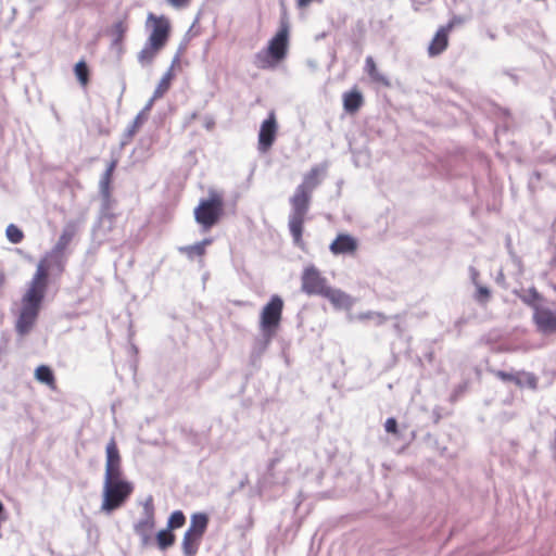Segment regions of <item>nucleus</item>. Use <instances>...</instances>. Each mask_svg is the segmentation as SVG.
I'll return each mask as SVG.
<instances>
[{"label": "nucleus", "instance_id": "f257e3e1", "mask_svg": "<svg viewBox=\"0 0 556 556\" xmlns=\"http://www.w3.org/2000/svg\"><path fill=\"white\" fill-rule=\"evenodd\" d=\"M311 191L305 185H299L294 194L290 198L292 213L289 215V230L293 239V243L302 248L304 242L302 239L304 230L305 215L308 212L311 203Z\"/></svg>", "mask_w": 556, "mask_h": 556}, {"label": "nucleus", "instance_id": "f03ea898", "mask_svg": "<svg viewBox=\"0 0 556 556\" xmlns=\"http://www.w3.org/2000/svg\"><path fill=\"white\" fill-rule=\"evenodd\" d=\"M289 46V23L281 18L280 27L275 36L268 41L267 48L256 54L261 68H269L279 64L288 53Z\"/></svg>", "mask_w": 556, "mask_h": 556}, {"label": "nucleus", "instance_id": "7ed1b4c3", "mask_svg": "<svg viewBox=\"0 0 556 556\" xmlns=\"http://www.w3.org/2000/svg\"><path fill=\"white\" fill-rule=\"evenodd\" d=\"M134 485L125 477L104 479L101 510L106 515L121 508L130 497Z\"/></svg>", "mask_w": 556, "mask_h": 556}, {"label": "nucleus", "instance_id": "20e7f679", "mask_svg": "<svg viewBox=\"0 0 556 556\" xmlns=\"http://www.w3.org/2000/svg\"><path fill=\"white\" fill-rule=\"evenodd\" d=\"M224 215V199L216 191H210L206 199H202L194 208V218L203 230H208L215 226Z\"/></svg>", "mask_w": 556, "mask_h": 556}, {"label": "nucleus", "instance_id": "39448f33", "mask_svg": "<svg viewBox=\"0 0 556 556\" xmlns=\"http://www.w3.org/2000/svg\"><path fill=\"white\" fill-rule=\"evenodd\" d=\"M283 311V300L274 294L263 306L260 314V329L267 338L275 337L280 327Z\"/></svg>", "mask_w": 556, "mask_h": 556}, {"label": "nucleus", "instance_id": "423d86ee", "mask_svg": "<svg viewBox=\"0 0 556 556\" xmlns=\"http://www.w3.org/2000/svg\"><path fill=\"white\" fill-rule=\"evenodd\" d=\"M147 27H151V33L147 41L152 46L156 45L163 49L170 35L169 20L164 15L156 16L153 13H149L147 17Z\"/></svg>", "mask_w": 556, "mask_h": 556}, {"label": "nucleus", "instance_id": "0eeeda50", "mask_svg": "<svg viewBox=\"0 0 556 556\" xmlns=\"http://www.w3.org/2000/svg\"><path fill=\"white\" fill-rule=\"evenodd\" d=\"M301 281V289L307 295H321L324 290L329 287L327 279L315 265H308L304 268Z\"/></svg>", "mask_w": 556, "mask_h": 556}, {"label": "nucleus", "instance_id": "6e6552de", "mask_svg": "<svg viewBox=\"0 0 556 556\" xmlns=\"http://www.w3.org/2000/svg\"><path fill=\"white\" fill-rule=\"evenodd\" d=\"M278 124L274 112L262 122L258 130L257 148L262 153L267 152L274 144L277 137Z\"/></svg>", "mask_w": 556, "mask_h": 556}, {"label": "nucleus", "instance_id": "1a4fd4ad", "mask_svg": "<svg viewBox=\"0 0 556 556\" xmlns=\"http://www.w3.org/2000/svg\"><path fill=\"white\" fill-rule=\"evenodd\" d=\"M124 477L122 469V457L119 450L112 438L105 447V472L104 479Z\"/></svg>", "mask_w": 556, "mask_h": 556}, {"label": "nucleus", "instance_id": "9d476101", "mask_svg": "<svg viewBox=\"0 0 556 556\" xmlns=\"http://www.w3.org/2000/svg\"><path fill=\"white\" fill-rule=\"evenodd\" d=\"M532 319L538 330L543 334L556 332V311L548 307H536Z\"/></svg>", "mask_w": 556, "mask_h": 556}, {"label": "nucleus", "instance_id": "9b49d317", "mask_svg": "<svg viewBox=\"0 0 556 556\" xmlns=\"http://www.w3.org/2000/svg\"><path fill=\"white\" fill-rule=\"evenodd\" d=\"M358 241L350 233H339L330 243L329 250L333 255H350L356 252Z\"/></svg>", "mask_w": 556, "mask_h": 556}, {"label": "nucleus", "instance_id": "f8f14e48", "mask_svg": "<svg viewBox=\"0 0 556 556\" xmlns=\"http://www.w3.org/2000/svg\"><path fill=\"white\" fill-rule=\"evenodd\" d=\"M38 316V312L22 306L15 323L16 333L21 337H25L26 334H28L33 329L34 325L36 324Z\"/></svg>", "mask_w": 556, "mask_h": 556}, {"label": "nucleus", "instance_id": "ddd939ff", "mask_svg": "<svg viewBox=\"0 0 556 556\" xmlns=\"http://www.w3.org/2000/svg\"><path fill=\"white\" fill-rule=\"evenodd\" d=\"M451 29L452 24H447L446 26H442L438 29L428 47V53L430 56H438L447 48L448 33Z\"/></svg>", "mask_w": 556, "mask_h": 556}, {"label": "nucleus", "instance_id": "4468645a", "mask_svg": "<svg viewBox=\"0 0 556 556\" xmlns=\"http://www.w3.org/2000/svg\"><path fill=\"white\" fill-rule=\"evenodd\" d=\"M154 102L148 100L142 110L136 115L132 123L126 128L124 132V139L122 140V146H125L127 141H129L138 129L147 122L150 111L153 108Z\"/></svg>", "mask_w": 556, "mask_h": 556}, {"label": "nucleus", "instance_id": "2eb2a0df", "mask_svg": "<svg viewBox=\"0 0 556 556\" xmlns=\"http://www.w3.org/2000/svg\"><path fill=\"white\" fill-rule=\"evenodd\" d=\"M46 289L42 287H34L29 285L26 293L22 299V306L34 309L35 312H40L41 304L45 300Z\"/></svg>", "mask_w": 556, "mask_h": 556}, {"label": "nucleus", "instance_id": "dca6fc26", "mask_svg": "<svg viewBox=\"0 0 556 556\" xmlns=\"http://www.w3.org/2000/svg\"><path fill=\"white\" fill-rule=\"evenodd\" d=\"M74 232L67 228H65L60 235L56 243L52 248V250L46 255L54 263H59L61 256L63 255L65 249L68 247L71 241L73 240Z\"/></svg>", "mask_w": 556, "mask_h": 556}, {"label": "nucleus", "instance_id": "f3484780", "mask_svg": "<svg viewBox=\"0 0 556 556\" xmlns=\"http://www.w3.org/2000/svg\"><path fill=\"white\" fill-rule=\"evenodd\" d=\"M51 261L48 256H45L37 265L36 273L30 281V286L34 287H42L47 290L48 287V278H49V268L51 266Z\"/></svg>", "mask_w": 556, "mask_h": 556}, {"label": "nucleus", "instance_id": "a211bd4d", "mask_svg": "<svg viewBox=\"0 0 556 556\" xmlns=\"http://www.w3.org/2000/svg\"><path fill=\"white\" fill-rule=\"evenodd\" d=\"M320 296L326 298L337 308L350 306V296L340 289H334L329 286L324 290Z\"/></svg>", "mask_w": 556, "mask_h": 556}, {"label": "nucleus", "instance_id": "6ab92c4d", "mask_svg": "<svg viewBox=\"0 0 556 556\" xmlns=\"http://www.w3.org/2000/svg\"><path fill=\"white\" fill-rule=\"evenodd\" d=\"M363 94L357 89H352L343 94V108L349 114L356 113L363 105Z\"/></svg>", "mask_w": 556, "mask_h": 556}, {"label": "nucleus", "instance_id": "aec40b11", "mask_svg": "<svg viewBox=\"0 0 556 556\" xmlns=\"http://www.w3.org/2000/svg\"><path fill=\"white\" fill-rule=\"evenodd\" d=\"M208 516L205 513H194L191 516L189 531L195 533V539H202L208 526Z\"/></svg>", "mask_w": 556, "mask_h": 556}, {"label": "nucleus", "instance_id": "412c9836", "mask_svg": "<svg viewBox=\"0 0 556 556\" xmlns=\"http://www.w3.org/2000/svg\"><path fill=\"white\" fill-rule=\"evenodd\" d=\"M162 48L159 46H152L149 41H146L143 48L139 51L137 60L142 67L150 66L156 55L160 53Z\"/></svg>", "mask_w": 556, "mask_h": 556}, {"label": "nucleus", "instance_id": "4be33fe9", "mask_svg": "<svg viewBox=\"0 0 556 556\" xmlns=\"http://www.w3.org/2000/svg\"><path fill=\"white\" fill-rule=\"evenodd\" d=\"M515 379H513V383L519 388L528 387L532 390L538 388V378L534 374L528 371H516Z\"/></svg>", "mask_w": 556, "mask_h": 556}, {"label": "nucleus", "instance_id": "5701e85b", "mask_svg": "<svg viewBox=\"0 0 556 556\" xmlns=\"http://www.w3.org/2000/svg\"><path fill=\"white\" fill-rule=\"evenodd\" d=\"M35 379L48 387H53L55 383V375L52 368L48 365H39L34 372Z\"/></svg>", "mask_w": 556, "mask_h": 556}, {"label": "nucleus", "instance_id": "b1692460", "mask_svg": "<svg viewBox=\"0 0 556 556\" xmlns=\"http://www.w3.org/2000/svg\"><path fill=\"white\" fill-rule=\"evenodd\" d=\"M155 542L159 549L164 552L175 544L176 535L168 528L161 529L155 534Z\"/></svg>", "mask_w": 556, "mask_h": 556}, {"label": "nucleus", "instance_id": "393cba45", "mask_svg": "<svg viewBox=\"0 0 556 556\" xmlns=\"http://www.w3.org/2000/svg\"><path fill=\"white\" fill-rule=\"evenodd\" d=\"M117 166V160H112L108 165L105 172L103 173L100 179V192L103 198L108 199L110 197V186L112 181V175Z\"/></svg>", "mask_w": 556, "mask_h": 556}, {"label": "nucleus", "instance_id": "a878e982", "mask_svg": "<svg viewBox=\"0 0 556 556\" xmlns=\"http://www.w3.org/2000/svg\"><path fill=\"white\" fill-rule=\"evenodd\" d=\"M174 78V73L172 72V67L167 70V72L163 75L160 83L157 84L153 96L149 99L152 102H155L156 99L162 98L170 88L172 80Z\"/></svg>", "mask_w": 556, "mask_h": 556}, {"label": "nucleus", "instance_id": "bb28decb", "mask_svg": "<svg viewBox=\"0 0 556 556\" xmlns=\"http://www.w3.org/2000/svg\"><path fill=\"white\" fill-rule=\"evenodd\" d=\"M195 533L187 530L182 539V552L185 556H194L198 552V547L201 539H195Z\"/></svg>", "mask_w": 556, "mask_h": 556}, {"label": "nucleus", "instance_id": "cd10ccee", "mask_svg": "<svg viewBox=\"0 0 556 556\" xmlns=\"http://www.w3.org/2000/svg\"><path fill=\"white\" fill-rule=\"evenodd\" d=\"M516 294L525 304L532 307L534 311L536 307H540L539 302L542 300V295L534 287L529 288L527 294H519L517 292Z\"/></svg>", "mask_w": 556, "mask_h": 556}, {"label": "nucleus", "instance_id": "c85d7f7f", "mask_svg": "<svg viewBox=\"0 0 556 556\" xmlns=\"http://www.w3.org/2000/svg\"><path fill=\"white\" fill-rule=\"evenodd\" d=\"M112 30L115 36L112 41V47H118V49L122 50V42L127 31V25L123 21H117L113 24Z\"/></svg>", "mask_w": 556, "mask_h": 556}, {"label": "nucleus", "instance_id": "c756f323", "mask_svg": "<svg viewBox=\"0 0 556 556\" xmlns=\"http://www.w3.org/2000/svg\"><path fill=\"white\" fill-rule=\"evenodd\" d=\"M185 523H186V516L182 513V510H174L167 519L166 528H168V530L174 532V530H177V529H180L181 527H184Z\"/></svg>", "mask_w": 556, "mask_h": 556}, {"label": "nucleus", "instance_id": "7c9ffc66", "mask_svg": "<svg viewBox=\"0 0 556 556\" xmlns=\"http://www.w3.org/2000/svg\"><path fill=\"white\" fill-rule=\"evenodd\" d=\"M74 73L80 85L86 86L89 83V67L84 60L75 64Z\"/></svg>", "mask_w": 556, "mask_h": 556}, {"label": "nucleus", "instance_id": "2f4dec72", "mask_svg": "<svg viewBox=\"0 0 556 556\" xmlns=\"http://www.w3.org/2000/svg\"><path fill=\"white\" fill-rule=\"evenodd\" d=\"M211 242H212L211 239H204V240L197 242L192 245L181 248L180 251L188 253V255L190 257H192L194 255L202 256L205 253V247L208 245Z\"/></svg>", "mask_w": 556, "mask_h": 556}, {"label": "nucleus", "instance_id": "473e14b6", "mask_svg": "<svg viewBox=\"0 0 556 556\" xmlns=\"http://www.w3.org/2000/svg\"><path fill=\"white\" fill-rule=\"evenodd\" d=\"M5 237L11 243L18 244L24 239V232L15 224H10L5 228Z\"/></svg>", "mask_w": 556, "mask_h": 556}, {"label": "nucleus", "instance_id": "72a5a7b5", "mask_svg": "<svg viewBox=\"0 0 556 556\" xmlns=\"http://www.w3.org/2000/svg\"><path fill=\"white\" fill-rule=\"evenodd\" d=\"M142 516L141 520L155 521V506L153 502V496L148 495V497L142 502Z\"/></svg>", "mask_w": 556, "mask_h": 556}, {"label": "nucleus", "instance_id": "f704fd0d", "mask_svg": "<svg viewBox=\"0 0 556 556\" xmlns=\"http://www.w3.org/2000/svg\"><path fill=\"white\" fill-rule=\"evenodd\" d=\"M366 70H367V73L368 75L374 79V80H377V81H382L386 85L388 84V81L386 80L384 76L381 75L378 70H377V66H376V63L374 61V59L371 56H367L366 58Z\"/></svg>", "mask_w": 556, "mask_h": 556}, {"label": "nucleus", "instance_id": "c9c22d12", "mask_svg": "<svg viewBox=\"0 0 556 556\" xmlns=\"http://www.w3.org/2000/svg\"><path fill=\"white\" fill-rule=\"evenodd\" d=\"M154 528H155V521H148V520L146 521V520L139 519L134 525V532L136 534H141L143 532L151 533Z\"/></svg>", "mask_w": 556, "mask_h": 556}, {"label": "nucleus", "instance_id": "e433bc0d", "mask_svg": "<svg viewBox=\"0 0 556 556\" xmlns=\"http://www.w3.org/2000/svg\"><path fill=\"white\" fill-rule=\"evenodd\" d=\"M318 174L319 169L317 167H313L304 177V181L301 185H305L306 188H309V191L312 192L313 189L318 185V181L316 180Z\"/></svg>", "mask_w": 556, "mask_h": 556}, {"label": "nucleus", "instance_id": "4c0bfd02", "mask_svg": "<svg viewBox=\"0 0 556 556\" xmlns=\"http://www.w3.org/2000/svg\"><path fill=\"white\" fill-rule=\"evenodd\" d=\"M476 295L475 299L479 303H485L489 301L491 296V290L486 286L476 285Z\"/></svg>", "mask_w": 556, "mask_h": 556}, {"label": "nucleus", "instance_id": "58836bf2", "mask_svg": "<svg viewBox=\"0 0 556 556\" xmlns=\"http://www.w3.org/2000/svg\"><path fill=\"white\" fill-rule=\"evenodd\" d=\"M488 371L492 375H494L496 378H498L503 382H513V379H515L514 372H508L505 370L494 369V368H488Z\"/></svg>", "mask_w": 556, "mask_h": 556}, {"label": "nucleus", "instance_id": "ea45409f", "mask_svg": "<svg viewBox=\"0 0 556 556\" xmlns=\"http://www.w3.org/2000/svg\"><path fill=\"white\" fill-rule=\"evenodd\" d=\"M384 430L388 433L397 435L399 434V424L396 418L389 417L384 422Z\"/></svg>", "mask_w": 556, "mask_h": 556}, {"label": "nucleus", "instance_id": "a19ab883", "mask_svg": "<svg viewBox=\"0 0 556 556\" xmlns=\"http://www.w3.org/2000/svg\"><path fill=\"white\" fill-rule=\"evenodd\" d=\"M274 337L267 338L265 333H262V338L256 341V349L258 350V353L262 354L265 352L268 348V345L271 343Z\"/></svg>", "mask_w": 556, "mask_h": 556}, {"label": "nucleus", "instance_id": "79ce46f5", "mask_svg": "<svg viewBox=\"0 0 556 556\" xmlns=\"http://www.w3.org/2000/svg\"><path fill=\"white\" fill-rule=\"evenodd\" d=\"M359 317L361 318H375L377 325H382L387 320V317L384 315H382L380 313H372V312L362 314Z\"/></svg>", "mask_w": 556, "mask_h": 556}, {"label": "nucleus", "instance_id": "37998d69", "mask_svg": "<svg viewBox=\"0 0 556 556\" xmlns=\"http://www.w3.org/2000/svg\"><path fill=\"white\" fill-rule=\"evenodd\" d=\"M139 538H140V545L141 547H147L151 544L152 542V535L151 533H141V534H137Z\"/></svg>", "mask_w": 556, "mask_h": 556}, {"label": "nucleus", "instance_id": "c03bdc74", "mask_svg": "<svg viewBox=\"0 0 556 556\" xmlns=\"http://www.w3.org/2000/svg\"><path fill=\"white\" fill-rule=\"evenodd\" d=\"M470 278H471V281L472 283L476 286L478 285V277H479V271L475 268V267H470Z\"/></svg>", "mask_w": 556, "mask_h": 556}, {"label": "nucleus", "instance_id": "a18cd8bd", "mask_svg": "<svg viewBox=\"0 0 556 556\" xmlns=\"http://www.w3.org/2000/svg\"><path fill=\"white\" fill-rule=\"evenodd\" d=\"M168 2L175 8L185 7L189 0H168Z\"/></svg>", "mask_w": 556, "mask_h": 556}, {"label": "nucleus", "instance_id": "49530a36", "mask_svg": "<svg viewBox=\"0 0 556 556\" xmlns=\"http://www.w3.org/2000/svg\"><path fill=\"white\" fill-rule=\"evenodd\" d=\"M182 48L180 47L178 52L176 53V55L174 56L173 61H172V70L174 68V66L179 62L180 60V52H181Z\"/></svg>", "mask_w": 556, "mask_h": 556}, {"label": "nucleus", "instance_id": "de8ad7c7", "mask_svg": "<svg viewBox=\"0 0 556 556\" xmlns=\"http://www.w3.org/2000/svg\"><path fill=\"white\" fill-rule=\"evenodd\" d=\"M314 0H296V5L299 8H306Z\"/></svg>", "mask_w": 556, "mask_h": 556}, {"label": "nucleus", "instance_id": "09e8293b", "mask_svg": "<svg viewBox=\"0 0 556 556\" xmlns=\"http://www.w3.org/2000/svg\"><path fill=\"white\" fill-rule=\"evenodd\" d=\"M495 281H496L498 285H501V286H503V285H504V282H505V276H504V274H503V271H502V270H501V271L498 273V275L496 276Z\"/></svg>", "mask_w": 556, "mask_h": 556}, {"label": "nucleus", "instance_id": "8fccbe9b", "mask_svg": "<svg viewBox=\"0 0 556 556\" xmlns=\"http://www.w3.org/2000/svg\"><path fill=\"white\" fill-rule=\"evenodd\" d=\"M463 22V18L460 16H454L450 22L448 24H452V28L454 27V25L456 24H460Z\"/></svg>", "mask_w": 556, "mask_h": 556}, {"label": "nucleus", "instance_id": "3c124183", "mask_svg": "<svg viewBox=\"0 0 556 556\" xmlns=\"http://www.w3.org/2000/svg\"><path fill=\"white\" fill-rule=\"evenodd\" d=\"M5 283V276L2 271H0V290L3 288Z\"/></svg>", "mask_w": 556, "mask_h": 556}, {"label": "nucleus", "instance_id": "603ef678", "mask_svg": "<svg viewBox=\"0 0 556 556\" xmlns=\"http://www.w3.org/2000/svg\"><path fill=\"white\" fill-rule=\"evenodd\" d=\"M275 465H276V459H271V460L269 462V464H268V468H269V469H271V468H274V467H275Z\"/></svg>", "mask_w": 556, "mask_h": 556}, {"label": "nucleus", "instance_id": "864d4df0", "mask_svg": "<svg viewBox=\"0 0 556 556\" xmlns=\"http://www.w3.org/2000/svg\"><path fill=\"white\" fill-rule=\"evenodd\" d=\"M125 89H126V85H125V83H123V85H122V92H121L119 99L122 98Z\"/></svg>", "mask_w": 556, "mask_h": 556}, {"label": "nucleus", "instance_id": "5fc2aeb1", "mask_svg": "<svg viewBox=\"0 0 556 556\" xmlns=\"http://www.w3.org/2000/svg\"><path fill=\"white\" fill-rule=\"evenodd\" d=\"M16 12H17V11H16V8H14V7H13V8H12V18H14V17H15Z\"/></svg>", "mask_w": 556, "mask_h": 556}, {"label": "nucleus", "instance_id": "6e6d98bb", "mask_svg": "<svg viewBox=\"0 0 556 556\" xmlns=\"http://www.w3.org/2000/svg\"><path fill=\"white\" fill-rule=\"evenodd\" d=\"M534 177H536L539 179L540 178V173L535 172L534 173Z\"/></svg>", "mask_w": 556, "mask_h": 556}, {"label": "nucleus", "instance_id": "4d7b16f0", "mask_svg": "<svg viewBox=\"0 0 556 556\" xmlns=\"http://www.w3.org/2000/svg\"><path fill=\"white\" fill-rule=\"evenodd\" d=\"M460 323H462V320H460V319H459V320H457V321H456V326L460 325Z\"/></svg>", "mask_w": 556, "mask_h": 556}, {"label": "nucleus", "instance_id": "13d9d810", "mask_svg": "<svg viewBox=\"0 0 556 556\" xmlns=\"http://www.w3.org/2000/svg\"><path fill=\"white\" fill-rule=\"evenodd\" d=\"M27 1H28L29 3H33V2H35L36 0H27Z\"/></svg>", "mask_w": 556, "mask_h": 556}]
</instances>
